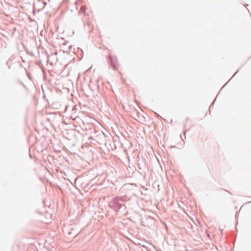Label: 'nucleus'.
I'll list each match as a JSON object with an SVG mask.
<instances>
[{"label": "nucleus", "instance_id": "1", "mask_svg": "<svg viewBox=\"0 0 251 251\" xmlns=\"http://www.w3.org/2000/svg\"><path fill=\"white\" fill-rule=\"evenodd\" d=\"M129 200V198L126 195L116 197L113 198L112 201L109 203V206L115 211H118L125 204H122V202H126Z\"/></svg>", "mask_w": 251, "mask_h": 251}, {"label": "nucleus", "instance_id": "2", "mask_svg": "<svg viewBox=\"0 0 251 251\" xmlns=\"http://www.w3.org/2000/svg\"><path fill=\"white\" fill-rule=\"evenodd\" d=\"M97 131H95V142H97L99 145L104 144V136L102 132L97 134Z\"/></svg>", "mask_w": 251, "mask_h": 251}, {"label": "nucleus", "instance_id": "3", "mask_svg": "<svg viewBox=\"0 0 251 251\" xmlns=\"http://www.w3.org/2000/svg\"><path fill=\"white\" fill-rule=\"evenodd\" d=\"M109 59L110 65L111 66L112 68L114 70H116L117 69L116 66V65L113 60V58L111 55L109 56Z\"/></svg>", "mask_w": 251, "mask_h": 251}, {"label": "nucleus", "instance_id": "4", "mask_svg": "<svg viewBox=\"0 0 251 251\" xmlns=\"http://www.w3.org/2000/svg\"><path fill=\"white\" fill-rule=\"evenodd\" d=\"M86 8V6H82L81 8L80 11L83 13H85V10Z\"/></svg>", "mask_w": 251, "mask_h": 251}, {"label": "nucleus", "instance_id": "5", "mask_svg": "<svg viewBox=\"0 0 251 251\" xmlns=\"http://www.w3.org/2000/svg\"><path fill=\"white\" fill-rule=\"evenodd\" d=\"M100 177H102V181H103L105 178V175L103 174V173H101L100 174Z\"/></svg>", "mask_w": 251, "mask_h": 251}, {"label": "nucleus", "instance_id": "6", "mask_svg": "<svg viewBox=\"0 0 251 251\" xmlns=\"http://www.w3.org/2000/svg\"><path fill=\"white\" fill-rule=\"evenodd\" d=\"M238 72V70H237V71L232 76V77L231 78H232Z\"/></svg>", "mask_w": 251, "mask_h": 251}, {"label": "nucleus", "instance_id": "7", "mask_svg": "<svg viewBox=\"0 0 251 251\" xmlns=\"http://www.w3.org/2000/svg\"><path fill=\"white\" fill-rule=\"evenodd\" d=\"M99 176V174H98L97 176H95V178Z\"/></svg>", "mask_w": 251, "mask_h": 251}, {"label": "nucleus", "instance_id": "8", "mask_svg": "<svg viewBox=\"0 0 251 251\" xmlns=\"http://www.w3.org/2000/svg\"><path fill=\"white\" fill-rule=\"evenodd\" d=\"M100 80L99 79V80H98V84L100 83Z\"/></svg>", "mask_w": 251, "mask_h": 251}, {"label": "nucleus", "instance_id": "9", "mask_svg": "<svg viewBox=\"0 0 251 251\" xmlns=\"http://www.w3.org/2000/svg\"><path fill=\"white\" fill-rule=\"evenodd\" d=\"M99 87H100V86H99V85L98 84V88H99Z\"/></svg>", "mask_w": 251, "mask_h": 251}]
</instances>
